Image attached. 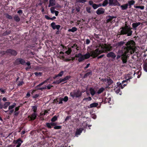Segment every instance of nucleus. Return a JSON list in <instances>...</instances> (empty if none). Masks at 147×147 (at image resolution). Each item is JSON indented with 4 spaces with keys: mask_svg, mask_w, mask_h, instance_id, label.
Wrapping results in <instances>:
<instances>
[{
    "mask_svg": "<svg viewBox=\"0 0 147 147\" xmlns=\"http://www.w3.org/2000/svg\"><path fill=\"white\" fill-rule=\"evenodd\" d=\"M112 47L111 46H101V49H97L91 53L92 56H94V57H96L98 55L102 53H106L112 50Z\"/></svg>",
    "mask_w": 147,
    "mask_h": 147,
    "instance_id": "f03ea898",
    "label": "nucleus"
},
{
    "mask_svg": "<svg viewBox=\"0 0 147 147\" xmlns=\"http://www.w3.org/2000/svg\"><path fill=\"white\" fill-rule=\"evenodd\" d=\"M16 104L15 102H14L13 103V105L9 106L8 107L9 110H10L13 109L14 107H16Z\"/></svg>",
    "mask_w": 147,
    "mask_h": 147,
    "instance_id": "2f4dec72",
    "label": "nucleus"
},
{
    "mask_svg": "<svg viewBox=\"0 0 147 147\" xmlns=\"http://www.w3.org/2000/svg\"><path fill=\"white\" fill-rule=\"evenodd\" d=\"M6 54L10 55L15 56L17 55L18 52L16 51L14 49H7L5 51H3V55H5Z\"/></svg>",
    "mask_w": 147,
    "mask_h": 147,
    "instance_id": "20e7f679",
    "label": "nucleus"
},
{
    "mask_svg": "<svg viewBox=\"0 0 147 147\" xmlns=\"http://www.w3.org/2000/svg\"><path fill=\"white\" fill-rule=\"evenodd\" d=\"M14 20L17 22H19L20 20V18L18 15H16L13 17Z\"/></svg>",
    "mask_w": 147,
    "mask_h": 147,
    "instance_id": "393cba45",
    "label": "nucleus"
},
{
    "mask_svg": "<svg viewBox=\"0 0 147 147\" xmlns=\"http://www.w3.org/2000/svg\"><path fill=\"white\" fill-rule=\"evenodd\" d=\"M55 0H49L48 7H50L51 6H54L55 5Z\"/></svg>",
    "mask_w": 147,
    "mask_h": 147,
    "instance_id": "6ab92c4d",
    "label": "nucleus"
},
{
    "mask_svg": "<svg viewBox=\"0 0 147 147\" xmlns=\"http://www.w3.org/2000/svg\"><path fill=\"white\" fill-rule=\"evenodd\" d=\"M84 129L82 128H80L79 129H77L75 133V135L76 136L77 135H80Z\"/></svg>",
    "mask_w": 147,
    "mask_h": 147,
    "instance_id": "412c9836",
    "label": "nucleus"
},
{
    "mask_svg": "<svg viewBox=\"0 0 147 147\" xmlns=\"http://www.w3.org/2000/svg\"><path fill=\"white\" fill-rule=\"evenodd\" d=\"M92 99L91 97L89 96L88 97L86 98H84L83 99V100H86L88 101H90L92 100Z\"/></svg>",
    "mask_w": 147,
    "mask_h": 147,
    "instance_id": "c03bdc74",
    "label": "nucleus"
},
{
    "mask_svg": "<svg viewBox=\"0 0 147 147\" xmlns=\"http://www.w3.org/2000/svg\"><path fill=\"white\" fill-rule=\"evenodd\" d=\"M57 117L56 116H54L51 119V121L52 122H54L57 120Z\"/></svg>",
    "mask_w": 147,
    "mask_h": 147,
    "instance_id": "58836bf2",
    "label": "nucleus"
},
{
    "mask_svg": "<svg viewBox=\"0 0 147 147\" xmlns=\"http://www.w3.org/2000/svg\"><path fill=\"white\" fill-rule=\"evenodd\" d=\"M64 72L63 71H62L60 72L57 74L58 77H61L63 74Z\"/></svg>",
    "mask_w": 147,
    "mask_h": 147,
    "instance_id": "09e8293b",
    "label": "nucleus"
},
{
    "mask_svg": "<svg viewBox=\"0 0 147 147\" xmlns=\"http://www.w3.org/2000/svg\"><path fill=\"white\" fill-rule=\"evenodd\" d=\"M55 8L54 7H52L51 8L50 10L51 11V12L53 13L54 12V11L55 10H54Z\"/></svg>",
    "mask_w": 147,
    "mask_h": 147,
    "instance_id": "bf43d9fd",
    "label": "nucleus"
},
{
    "mask_svg": "<svg viewBox=\"0 0 147 147\" xmlns=\"http://www.w3.org/2000/svg\"><path fill=\"white\" fill-rule=\"evenodd\" d=\"M11 33L10 31H6L5 32H4L3 34V35L5 36L6 35H8L10 34Z\"/></svg>",
    "mask_w": 147,
    "mask_h": 147,
    "instance_id": "a18cd8bd",
    "label": "nucleus"
},
{
    "mask_svg": "<svg viewBox=\"0 0 147 147\" xmlns=\"http://www.w3.org/2000/svg\"><path fill=\"white\" fill-rule=\"evenodd\" d=\"M57 84H59L60 83H61L62 82H63V81L62 80V79H60V80H57Z\"/></svg>",
    "mask_w": 147,
    "mask_h": 147,
    "instance_id": "0e129e2a",
    "label": "nucleus"
},
{
    "mask_svg": "<svg viewBox=\"0 0 147 147\" xmlns=\"http://www.w3.org/2000/svg\"><path fill=\"white\" fill-rule=\"evenodd\" d=\"M56 124V123H53V122H51V123H46V126L48 128H51V126H54V127L55 126Z\"/></svg>",
    "mask_w": 147,
    "mask_h": 147,
    "instance_id": "a211bd4d",
    "label": "nucleus"
},
{
    "mask_svg": "<svg viewBox=\"0 0 147 147\" xmlns=\"http://www.w3.org/2000/svg\"><path fill=\"white\" fill-rule=\"evenodd\" d=\"M87 71H89V72H88L86 74H85L83 76V78H87L88 76L90 77L92 75V72L91 69H87Z\"/></svg>",
    "mask_w": 147,
    "mask_h": 147,
    "instance_id": "f8f14e48",
    "label": "nucleus"
},
{
    "mask_svg": "<svg viewBox=\"0 0 147 147\" xmlns=\"http://www.w3.org/2000/svg\"><path fill=\"white\" fill-rule=\"evenodd\" d=\"M109 0V3L110 6L114 5H117V3H118L119 4V2H118L117 0Z\"/></svg>",
    "mask_w": 147,
    "mask_h": 147,
    "instance_id": "ddd939ff",
    "label": "nucleus"
},
{
    "mask_svg": "<svg viewBox=\"0 0 147 147\" xmlns=\"http://www.w3.org/2000/svg\"><path fill=\"white\" fill-rule=\"evenodd\" d=\"M90 93L92 96H94L96 93V92L94 88H91L89 89Z\"/></svg>",
    "mask_w": 147,
    "mask_h": 147,
    "instance_id": "b1692460",
    "label": "nucleus"
},
{
    "mask_svg": "<svg viewBox=\"0 0 147 147\" xmlns=\"http://www.w3.org/2000/svg\"><path fill=\"white\" fill-rule=\"evenodd\" d=\"M105 88L103 87H101L99 89L97 92V93L98 94H99L102 93L105 90Z\"/></svg>",
    "mask_w": 147,
    "mask_h": 147,
    "instance_id": "7c9ffc66",
    "label": "nucleus"
},
{
    "mask_svg": "<svg viewBox=\"0 0 147 147\" xmlns=\"http://www.w3.org/2000/svg\"><path fill=\"white\" fill-rule=\"evenodd\" d=\"M71 52V49L70 48H69L68 50L65 51V53L67 55H69L70 54Z\"/></svg>",
    "mask_w": 147,
    "mask_h": 147,
    "instance_id": "de8ad7c7",
    "label": "nucleus"
},
{
    "mask_svg": "<svg viewBox=\"0 0 147 147\" xmlns=\"http://www.w3.org/2000/svg\"><path fill=\"white\" fill-rule=\"evenodd\" d=\"M10 104V103L9 102H6L4 103V105H3V108L4 109H6L8 106H9Z\"/></svg>",
    "mask_w": 147,
    "mask_h": 147,
    "instance_id": "c85d7f7f",
    "label": "nucleus"
},
{
    "mask_svg": "<svg viewBox=\"0 0 147 147\" xmlns=\"http://www.w3.org/2000/svg\"><path fill=\"white\" fill-rule=\"evenodd\" d=\"M39 96V94H36L34 96H33L32 97L33 98H36L38 97Z\"/></svg>",
    "mask_w": 147,
    "mask_h": 147,
    "instance_id": "e2e57ef3",
    "label": "nucleus"
},
{
    "mask_svg": "<svg viewBox=\"0 0 147 147\" xmlns=\"http://www.w3.org/2000/svg\"><path fill=\"white\" fill-rule=\"evenodd\" d=\"M128 6V4H125L124 5H121V8L122 10H124L126 9L127 8Z\"/></svg>",
    "mask_w": 147,
    "mask_h": 147,
    "instance_id": "bb28decb",
    "label": "nucleus"
},
{
    "mask_svg": "<svg viewBox=\"0 0 147 147\" xmlns=\"http://www.w3.org/2000/svg\"><path fill=\"white\" fill-rule=\"evenodd\" d=\"M52 87V86L50 84H49L48 86H47L46 87L48 89L50 90L51 89V88Z\"/></svg>",
    "mask_w": 147,
    "mask_h": 147,
    "instance_id": "680f3d73",
    "label": "nucleus"
},
{
    "mask_svg": "<svg viewBox=\"0 0 147 147\" xmlns=\"http://www.w3.org/2000/svg\"><path fill=\"white\" fill-rule=\"evenodd\" d=\"M5 16L6 17L9 19H12V16L11 15H9L7 13H5Z\"/></svg>",
    "mask_w": 147,
    "mask_h": 147,
    "instance_id": "c9c22d12",
    "label": "nucleus"
},
{
    "mask_svg": "<svg viewBox=\"0 0 147 147\" xmlns=\"http://www.w3.org/2000/svg\"><path fill=\"white\" fill-rule=\"evenodd\" d=\"M135 1L134 0H129L128 1V7L129 8H131L132 5H133L135 3Z\"/></svg>",
    "mask_w": 147,
    "mask_h": 147,
    "instance_id": "f3484780",
    "label": "nucleus"
},
{
    "mask_svg": "<svg viewBox=\"0 0 147 147\" xmlns=\"http://www.w3.org/2000/svg\"><path fill=\"white\" fill-rule=\"evenodd\" d=\"M90 65V63H88L87 64L86 66L85 67L84 69L85 70H86L87 68Z\"/></svg>",
    "mask_w": 147,
    "mask_h": 147,
    "instance_id": "774afa93",
    "label": "nucleus"
},
{
    "mask_svg": "<svg viewBox=\"0 0 147 147\" xmlns=\"http://www.w3.org/2000/svg\"><path fill=\"white\" fill-rule=\"evenodd\" d=\"M50 80V81H51L52 80V78L51 77H49V78L47 79L46 80H45V81H44V82H43V83H44V84L45 83L47 82L48 81Z\"/></svg>",
    "mask_w": 147,
    "mask_h": 147,
    "instance_id": "8fccbe9b",
    "label": "nucleus"
},
{
    "mask_svg": "<svg viewBox=\"0 0 147 147\" xmlns=\"http://www.w3.org/2000/svg\"><path fill=\"white\" fill-rule=\"evenodd\" d=\"M113 83V81L110 78H109V80L107 82V83L109 85H110Z\"/></svg>",
    "mask_w": 147,
    "mask_h": 147,
    "instance_id": "ea45409f",
    "label": "nucleus"
},
{
    "mask_svg": "<svg viewBox=\"0 0 147 147\" xmlns=\"http://www.w3.org/2000/svg\"><path fill=\"white\" fill-rule=\"evenodd\" d=\"M132 77L130 74H127L125 77V80H123L122 82V83L123 84L125 82H127L130 79H132Z\"/></svg>",
    "mask_w": 147,
    "mask_h": 147,
    "instance_id": "2eb2a0df",
    "label": "nucleus"
},
{
    "mask_svg": "<svg viewBox=\"0 0 147 147\" xmlns=\"http://www.w3.org/2000/svg\"><path fill=\"white\" fill-rule=\"evenodd\" d=\"M141 24V23L140 22L133 23L132 24V27L134 30H136L137 27L140 25Z\"/></svg>",
    "mask_w": 147,
    "mask_h": 147,
    "instance_id": "4468645a",
    "label": "nucleus"
},
{
    "mask_svg": "<svg viewBox=\"0 0 147 147\" xmlns=\"http://www.w3.org/2000/svg\"><path fill=\"white\" fill-rule=\"evenodd\" d=\"M107 17V23L111 22L113 18H115V17L114 16H111L110 15L108 16Z\"/></svg>",
    "mask_w": 147,
    "mask_h": 147,
    "instance_id": "aec40b11",
    "label": "nucleus"
},
{
    "mask_svg": "<svg viewBox=\"0 0 147 147\" xmlns=\"http://www.w3.org/2000/svg\"><path fill=\"white\" fill-rule=\"evenodd\" d=\"M62 99L64 101L66 102L68 100V96H66L64 98H62Z\"/></svg>",
    "mask_w": 147,
    "mask_h": 147,
    "instance_id": "603ef678",
    "label": "nucleus"
},
{
    "mask_svg": "<svg viewBox=\"0 0 147 147\" xmlns=\"http://www.w3.org/2000/svg\"><path fill=\"white\" fill-rule=\"evenodd\" d=\"M92 6L93 8L94 9H96L98 8L97 6V4L96 3H94Z\"/></svg>",
    "mask_w": 147,
    "mask_h": 147,
    "instance_id": "864d4df0",
    "label": "nucleus"
},
{
    "mask_svg": "<svg viewBox=\"0 0 147 147\" xmlns=\"http://www.w3.org/2000/svg\"><path fill=\"white\" fill-rule=\"evenodd\" d=\"M32 109L34 112L33 113H36L37 112V107L36 106H33L32 107Z\"/></svg>",
    "mask_w": 147,
    "mask_h": 147,
    "instance_id": "72a5a7b5",
    "label": "nucleus"
},
{
    "mask_svg": "<svg viewBox=\"0 0 147 147\" xmlns=\"http://www.w3.org/2000/svg\"><path fill=\"white\" fill-rule=\"evenodd\" d=\"M132 28L129 26H127L126 24L124 26L120 28V34L119 35H126L127 36H131L133 32L132 30Z\"/></svg>",
    "mask_w": 147,
    "mask_h": 147,
    "instance_id": "7ed1b4c3",
    "label": "nucleus"
},
{
    "mask_svg": "<svg viewBox=\"0 0 147 147\" xmlns=\"http://www.w3.org/2000/svg\"><path fill=\"white\" fill-rule=\"evenodd\" d=\"M77 29L76 27H73L71 29H69L68 30L69 32H74L77 31Z\"/></svg>",
    "mask_w": 147,
    "mask_h": 147,
    "instance_id": "a878e982",
    "label": "nucleus"
},
{
    "mask_svg": "<svg viewBox=\"0 0 147 147\" xmlns=\"http://www.w3.org/2000/svg\"><path fill=\"white\" fill-rule=\"evenodd\" d=\"M107 57L108 58H111L115 59L116 57V55L114 52H111L107 54Z\"/></svg>",
    "mask_w": 147,
    "mask_h": 147,
    "instance_id": "9d476101",
    "label": "nucleus"
},
{
    "mask_svg": "<svg viewBox=\"0 0 147 147\" xmlns=\"http://www.w3.org/2000/svg\"><path fill=\"white\" fill-rule=\"evenodd\" d=\"M105 12V10L102 8H98L96 11V13L98 15L104 14Z\"/></svg>",
    "mask_w": 147,
    "mask_h": 147,
    "instance_id": "9b49d317",
    "label": "nucleus"
},
{
    "mask_svg": "<svg viewBox=\"0 0 147 147\" xmlns=\"http://www.w3.org/2000/svg\"><path fill=\"white\" fill-rule=\"evenodd\" d=\"M89 4L90 5L92 6L94 3L93 2L92 0L89 1L88 2Z\"/></svg>",
    "mask_w": 147,
    "mask_h": 147,
    "instance_id": "13d9d810",
    "label": "nucleus"
},
{
    "mask_svg": "<svg viewBox=\"0 0 147 147\" xmlns=\"http://www.w3.org/2000/svg\"><path fill=\"white\" fill-rule=\"evenodd\" d=\"M86 44L88 45V44H89L90 43V40L89 39H87L86 40Z\"/></svg>",
    "mask_w": 147,
    "mask_h": 147,
    "instance_id": "338daca9",
    "label": "nucleus"
},
{
    "mask_svg": "<svg viewBox=\"0 0 147 147\" xmlns=\"http://www.w3.org/2000/svg\"><path fill=\"white\" fill-rule=\"evenodd\" d=\"M91 8L90 7H86V9L87 12L89 13H91Z\"/></svg>",
    "mask_w": 147,
    "mask_h": 147,
    "instance_id": "37998d69",
    "label": "nucleus"
},
{
    "mask_svg": "<svg viewBox=\"0 0 147 147\" xmlns=\"http://www.w3.org/2000/svg\"><path fill=\"white\" fill-rule=\"evenodd\" d=\"M0 91L2 94H4L5 92V90H3L2 88H0Z\"/></svg>",
    "mask_w": 147,
    "mask_h": 147,
    "instance_id": "4d7b16f0",
    "label": "nucleus"
},
{
    "mask_svg": "<svg viewBox=\"0 0 147 147\" xmlns=\"http://www.w3.org/2000/svg\"><path fill=\"white\" fill-rule=\"evenodd\" d=\"M126 46H123L121 49H119L117 52L116 59L121 58L123 64L127 62L128 56L134 53L136 50V44L133 40L128 41L125 44Z\"/></svg>",
    "mask_w": 147,
    "mask_h": 147,
    "instance_id": "f257e3e1",
    "label": "nucleus"
},
{
    "mask_svg": "<svg viewBox=\"0 0 147 147\" xmlns=\"http://www.w3.org/2000/svg\"><path fill=\"white\" fill-rule=\"evenodd\" d=\"M75 57L79 58L78 59L79 62H82L85 59V58H84L83 55L80 53L76 54L75 55Z\"/></svg>",
    "mask_w": 147,
    "mask_h": 147,
    "instance_id": "6e6552de",
    "label": "nucleus"
},
{
    "mask_svg": "<svg viewBox=\"0 0 147 147\" xmlns=\"http://www.w3.org/2000/svg\"><path fill=\"white\" fill-rule=\"evenodd\" d=\"M54 128L55 129H60L62 128V126L60 125H55L54 127Z\"/></svg>",
    "mask_w": 147,
    "mask_h": 147,
    "instance_id": "49530a36",
    "label": "nucleus"
},
{
    "mask_svg": "<svg viewBox=\"0 0 147 147\" xmlns=\"http://www.w3.org/2000/svg\"><path fill=\"white\" fill-rule=\"evenodd\" d=\"M23 142V141L20 138H19L16 140L14 141V142L15 144H17V145L18 146H20L22 143Z\"/></svg>",
    "mask_w": 147,
    "mask_h": 147,
    "instance_id": "dca6fc26",
    "label": "nucleus"
},
{
    "mask_svg": "<svg viewBox=\"0 0 147 147\" xmlns=\"http://www.w3.org/2000/svg\"><path fill=\"white\" fill-rule=\"evenodd\" d=\"M122 84H123L122 83H121L119 82H117V86L119 88H120L121 89H123V88L122 85Z\"/></svg>",
    "mask_w": 147,
    "mask_h": 147,
    "instance_id": "e433bc0d",
    "label": "nucleus"
},
{
    "mask_svg": "<svg viewBox=\"0 0 147 147\" xmlns=\"http://www.w3.org/2000/svg\"><path fill=\"white\" fill-rule=\"evenodd\" d=\"M37 116L36 113H33L31 115H28V118L29 121H32L36 119Z\"/></svg>",
    "mask_w": 147,
    "mask_h": 147,
    "instance_id": "0eeeda50",
    "label": "nucleus"
},
{
    "mask_svg": "<svg viewBox=\"0 0 147 147\" xmlns=\"http://www.w3.org/2000/svg\"><path fill=\"white\" fill-rule=\"evenodd\" d=\"M15 63L16 65H18L21 64L24 65L26 61L25 60L22 58H18L16 59L15 61Z\"/></svg>",
    "mask_w": 147,
    "mask_h": 147,
    "instance_id": "423d86ee",
    "label": "nucleus"
},
{
    "mask_svg": "<svg viewBox=\"0 0 147 147\" xmlns=\"http://www.w3.org/2000/svg\"><path fill=\"white\" fill-rule=\"evenodd\" d=\"M77 3H84L86 1V0H76Z\"/></svg>",
    "mask_w": 147,
    "mask_h": 147,
    "instance_id": "4c0bfd02",
    "label": "nucleus"
},
{
    "mask_svg": "<svg viewBox=\"0 0 147 147\" xmlns=\"http://www.w3.org/2000/svg\"><path fill=\"white\" fill-rule=\"evenodd\" d=\"M17 13H19L20 15H21L23 13V11L22 10H20L18 11Z\"/></svg>",
    "mask_w": 147,
    "mask_h": 147,
    "instance_id": "052dcab7",
    "label": "nucleus"
},
{
    "mask_svg": "<svg viewBox=\"0 0 147 147\" xmlns=\"http://www.w3.org/2000/svg\"><path fill=\"white\" fill-rule=\"evenodd\" d=\"M45 18L48 20H53L54 19H56V17L55 16H53L52 18H50L47 15H45Z\"/></svg>",
    "mask_w": 147,
    "mask_h": 147,
    "instance_id": "c756f323",
    "label": "nucleus"
},
{
    "mask_svg": "<svg viewBox=\"0 0 147 147\" xmlns=\"http://www.w3.org/2000/svg\"><path fill=\"white\" fill-rule=\"evenodd\" d=\"M80 8L78 6L77 7H76V11L78 12L80 11Z\"/></svg>",
    "mask_w": 147,
    "mask_h": 147,
    "instance_id": "69168bd1",
    "label": "nucleus"
},
{
    "mask_svg": "<svg viewBox=\"0 0 147 147\" xmlns=\"http://www.w3.org/2000/svg\"><path fill=\"white\" fill-rule=\"evenodd\" d=\"M114 90L117 94L119 93L120 91V88H118V87H117L116 88H115L114 89Z\"/></svg>",
    "mask_w": 147,
    "mask_h": 147,
    "instance_id": "79ce46f5",
    "label": "nucleus"
},
{
    "mask_svg": "<svg viewBox=\"0 0 147 147\" xmlns=\"http://www.w3.org/2000/svg\"><path fill=\"white\" fill-rule=\"evenodd\" d=\"M108 0H105L103 2L102 6H105L108 4Z\"/></svg>",
    "mask_w": 147,
    "mask_h": 147,
    "instance_id": "f704fd0d",
    "label": "nucleus"
},
{
    "mask_svg": "<svg viewBox=\"0 0 147 147\" xmlns=\"http://www.w3.org/2000/svg\"><path fill=\"white\" fill-rule=\"evenodd\" d=\"M70 96L73 98H74L75 97L79 98L81 96L82 92L79 90H78L76 92L74 90L73 92L70 93Z\"/></svg>",
    "mask_w": 147,
    "mask_h": 147,
    "instance_id": "39448f33",
    "label": "nucleus"
},
{
    "mask_svg": "<svg viewBox=\"0 0 147 147\" xmlns=\"http://www.w3.org/2000/svg\"><path fill=\"white\" fill-rule=\"evenodd\" d=\"M43 147H48L49 146V144L47 142H43L42 143Z\"/></svg>",
    "mask_w": 147,
    "mask_h": 147,
    "instance_id": "3c124183",
    "label": "nucleus"
},
{
    "mask_svg": "<svg viewBox=\"0 0 147 147\" xmlns=\"http://www.w3.org/2000/svg\"><path fill=\"white\" fill-rule=\"evenodd\" d=\"M92 52V51L90 53L91 55L88 52L87 53H86V54L84 55H83L84 58H85V59H88L89 58H90V56L93 57L94 58V56H92L91 53Z\"/></svg>",
    "mask_w": 147,
    "mask_h": 147,
    "instance_id": "4be33fe9",
    "label": "nucleus"
},
{
    "mask_svg": "<svg viewBox=\"0 0 147 147\" xmlns=\"http://www.w3.org/2000/svg\"><path fill=\"white\" fill-rule=\"evenodd\" d=\"M143 66L144 70L147 72V60H146L144 63Z\"/></svg>",
    "mask_w": 147,
    "mask_h": 147,
    "instance_id": "cd10ccee",
    "label": "nucleus"
},
{
    "mask_svg": "<svg viewBox=\"0 0 147 147\" xmlns=\"http://www.w3.org/2000/svg\"><path fill=\"white\" fill-rule=\"evenodd\" d=\"M98 105V103H93L91 104L88 107L89 108H91L94 107H97Z\"/></svg>",
    "mask_w": 147,
    "mask_h": 147,
    "instance_id": "5701e85b",
    "label": "nucleus"
},
{
    "mask_svg": "<svg viewBox=\"0 0 147 147\" xmlns=\"http://www.w3.org/2000/svg\"><path fill=\"white\" fill-rule=\"evenodd\" d=\"M34 74L37 77L38 76H41L42 75V73L41 72H35L34 73Z\"/></svg>",
    "mask_w": 147,
    "mask_h": 147,
    "instance_id": "a19ab883",
    "label": "nucleus"
},
{
    "mask_svg": "<svg viewBox=\"0 0 147 147\" xmlns=\"http://www.w3.org/2000/svg\"><path fill=\"white\" fill-rule=\"evenodd\" d=\"M125 43L123 41H120L117 43L116 45L118 47L121 46Z\"/></svg>",
    "mask_w": 147,
    "mask_h": 147,
    "instance_id": "473e14b6",
    "label": "nucleus"
},
{
    "mask_svg": "<svg viewBox=\"0 0 147 147\" xmlns=\"http://www.w3.org/2000/svg\"><path fill=\"white\" fill-rule=\"evenodd\" d=\"M51 26L54 30L57 29V30H59L61 27V26L60 25H56L55 23L54 22H52L51 24Z\"/></svg>",
    "mask_w": 147,
    "mask_h": 147,
    "instance_id": "1a4fd4ad",
    "label": "nucleus"
},
{
    "mask_svg": "<svg viewBox=\"0 0 147 147\" xmlns=\"http://www.w3.org/2000/svg\"><path fill=\"white\" fill-rule=\"evenodd\" d=\"M110 98H106L104 101L105 103H107V102H109V101L110 100Z\"/></svg>",
    "mask_w": 147,
    "mask_h": 147,
    "instance_id": "5fc2aeb1",
    "label": "nucleus"
},
{
    "mask_svg": "<svg viewBox=\"0 0 147 147\" xmlns=\"http://www.w3.org/2000/svg\"><path fill=\"white\" fill-rule=\"evenodd\" d=\"M76 47V49L77 50H78V48H79V47L77 45L76 43L74 44L73 45L71 46V48H74V47Z\"/></svg>",
    "mask_w": 147,
    "mask_h": 147,
    "instance_id": "6e6d98bb",
    "label": "nucleus"
}]
</instances>
